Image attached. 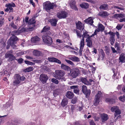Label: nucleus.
<instances>
[{"label":"nucleus","instance_id":"nucleus-43","mask_svg":"<svg viewBox=\"0 0 125 125\" xmlns=\"http://www.w3.org/2000/svg\"><path fill=\"white\" fill-rule=\"evenodd\" d=\"M101 9L106 10L107 8V5L106 4H103L101 5L100 7Z\"/></svg>","mask_w":125,"mask_h":125},{"label":"nucleus","instance_id":"nucleus-7","mask_svg":"<svg viewBox=\"0 0 125 125\" xmlns=\"http://www.w3.org/2000/svg\"><path fill=\"white\" fill-rule=\"evenodd\" d=\"M102 94L100 91H98L97 94L95 96V101L94 103V105L95 106L97 105L100 102V99L102 97Z\"/></svg>","mask_w":125,"mask_h":125},{"label":"nucleus","instance_id":"nucleus-60","mask_svg":"<svg viewBox=\"0 0 125 125\" xmlns=\"http://www.w3.org/2000/svg\"><path fill=\"white\" fill-rule=\"evenodd\" d=\"M119 21L120 22H125V18H121L119 20Z\"/></svg>","mask_w":125,"mask_h":125},{"label":"nucleus","instance_id":"nucleus-55","mask_svg":"<svg viewBox=\"0 0 125 125\" xmlns=\"http://www.w3.org/2000/svg\"><path fill=\"white\" fill-rule=\"evenodd\" d=\"M83 48H80V50L79 51V54L80 56H81L82 55V52Z\"/></svg>","mask_w":125,"mask_h":125},{"label":"nucleus","instance_id":"nucleus-23","mask_svg":"<svg viewBox=\"0 0 125 125\" xmlns=\"http://www.w3.org/2000/svg\"><path fill=\"white\" fill-rule=\"evenodd\" d=\"M98 15L102 17H104L108 16L109 14L106 11H102L100 12Z\"/></svg>","mask_w":125,"mask_h":125},{"label":"nucleus","instance_id":"nucleus-35","mask_svg":"<svg viewBox=\"0 0 125 125\" xmlns=\"http://www.w3.org/2000/svg\"><path fill=\"white\" fill-rule=\"evenodd\" d=\"M84 40V38H82V39L81 40L80 43V48H83L85 45Z\"/></svg>","mask_w":125,"mask_h":125},{"label":"nucleus","instance_id":"nucleus-64","mask_svg":"<svg viewBox=\"0 0 125 125\" xmlns=\"http://www.w3.org/2000/svg\"><path fill=\"white\" fill-rule=\"evenodd\" d=\"M111 48L113 53H115L116 52V51L115 50V49L114 47H111Z\"/></svg>","mask_w":125,"mask_h":125},{"label":"nucleus","instance_id":"nucleus-61","mask_svg":"<svg viewBox=\"0 0 125 125\" xmlns=\"http://www.w3.org/2000/svg\"><path fill=\"white\" fill-rule=\"evenodd\" d=\"M90 125H95L94 121L93 120H91L90 122Z\"/></svg>","mask_w":125,"mask_h":125},{"label":"nucleus","instance_id":"nucleus-16","mask_svg":"<svg viewBox=\"0 0 125 125\" xmlns=\"http://www.w3.org/2000/svg\"><path fill=\"white\" fill-rule=\"evenodd\" d=\"M68 58L69 59L75 62H79L80 61L79 58L74 56L69 55L68 56Z\"/></svg>","mask_w":125,"mask_h":125},{"label":"nucleus","instance_id":"nucleus-52","mask_svg":"<svg viewBox=\"0 0 125 125\" xmlns=\"http://www.w3.org/2000/svg\"><path fill=\"white\" fill-rule=\"evenodd\" d=\"M28 51H27V52H19L18 53V55L19 56H21L23 55L25 53H26V52H27Z\"/></svg>","mask_w":125,"mask_h":125},{"label":"nucleus","instance_id":"nucleus-39","mask_svg":"<svg viewBox=\"0 0 125 125\" xmlns=\"http://www.w3.org/2000/svg\"><path fill=\"white\" fill-rule=\"evenodd\" d=\"M36 21L35 18H33L30 19L28 23L30 24H34Z\"/></svg>","mask_w":125,"mask_h":125},{"label":"nucleus","instance_id":"nucleus-44","mask_svg":"<svg viewBox=\"0 0 125 125\" xmlns=\"http://www.w3.org/2000/svg\"><path fill=\"white\" fill-rule=\"evenodd\" d=\"M124 16V14H117L115 15H114V17L115 18H122Z\"/></svg>","mask_w":125,"mask_h":125},{"label":"nucleus","instance_id":"nucleus-2","mask_svg":"<svg viewBox=\"0 0 125 125\" xmlns=\"http://www.w3.org/2000/svg\"><path fill=\"white\" fill-rule=\"evenodd\" d=\"M14 79L13 84L14 86H17L19 85L21 81L25 80V78L24 76H21L19 74H15L14 77Z\"/></svg>","mask_w":125,"mask_h":125},{"label":"nucleus","instance_id":"nucleus-27","mask_svg":"<svg viewBox=\"0 0 125 125\" xmlns=\"http://www.w3.org/2000/svg\"><path fill=\"white\" fill-rule=\"evenodd\" d=\"M87 42V45L89 47H92V42L91 39V38H87L86 40Z\"/></svg>","mask_w":125,"mask_h":125},{"label":"nucleus","instance_id":"nucleus-10","mask_svg":"<svg viewBox=\"0 0 125 125\" xmlns=\"http://www.w3.org/2000/svg\"><path fill=\"white\" fill-rule=\"evenodd\" d=\"M79 74V71L77 69H74L70 71V75L74 78L77 77Z\"/></svg>","mask_w":125,"mask_h":125},{"label":"nucleus","instance_id":"nucleus-51","mask_svg":"<svg viewBox=\"0 0 125 125\" xmlns=\"http://www.w3.org/2000/svg\"><path fill=\"white\" fill-rule=\"evenodd\" d=\"M73 92L77 94H79V90L78 89L74 90Z\"/></svg>","mask_w":125,"mask_h":125},{"label":"nucleus","instance_id":"nucleus-58","mask_svg":"<svg viewBox=\"0 0 125 125\" xmlns=\"http://www.w3.org/2000/svg\"><path fill=\"white\" fill-rule=\"evenodd\" d=\"M18 61L19 63H22L23 61V60L22 58H20L18 60Z\"/></svg>","mask_w":125,"mask_h":125},{"label":"nucleus","instance_id":"nucleus-8","mask_svg":"<svg viewBox=\"0 0 125 125\" xmlns=\"http://www.w3.org/2000/svg\"><path fill=\"white\" fill-rule=\"evenodd\" d=\"M43 41L45 43L51 44L52 42V38L48 35H43L42 36Z\"/></svg>","mask_w":125,"mask_h":125},{"label":"nucleus","instance_id":"nucleus-22","mask_svg":"<svg viewBox=\"0 0 125 125\" xmlns=\"http://www.w3.org/2000/svg\"><path fill=\"white\" fill-rule=\"evenodd\" d=\"M57 21V19H50L49 21L52 26H56Z\"/></svg>","mask_w":125,"mask_h":125},{"label":"nucleus","instance_id":"nucleus-48","mask_svg":"<svg viewBox=\"0 0 125 125\" xmlns=\"http://www.w3.org/2000/svg\"><path fill=\"white\" fill-rule=\"evenodd\" d=\"M119 99L122 102H124L125 101V95H124L123 96H120L119 97Z\"/></svg>","mask_w":125,"mask_h":125},{"label":"nucleus","instance_id":"nucleus-57","mask_svg":"<svg viewBox=\"0 0 125 125\" xmlns=\"http://www.w3.org/2000/svg\"><path fill=\"white\" fill-rule=\"evenodd\" d=\"M79 32V31H76L77 34V36L79 37L80 38L81 37V34Z\"/></svg>","mask_w":125,"mask_h":125},{"label":"nucleus","instance_id":"nucleus-63","mask_svg":"<svg viewBox=\"0 0 125 125\" xmlns=\"http://www.w3.org/2000/svg\"><path fill=\"white\" fill-rule=\"evenodd\" d=\"M115 33L117 37V38L118 39H119V36H120L119 33L117 31H116V32Z\"/></svg>","mask_w":125,"mask_h":125},{"label":"nucleus","instance_id":"nucleus-54","mask_svg":"<svg viewBox=\"0 0 125 125\" xmlns=\"http://www.w3.org/2000/svg\"><path fill=\"white\" fill-rule=\"evenodd\" d=\"M78 86L77 85H73L71 86L70 87L71 89H74L78 88Z\"/></svg>","mask_w":125,"mask_h":125},{"label":"nucleus","instance_id":"nucleus-34","mask_svg":"<svg viewBox=\"0 0 125 125\" xmlns=\"http://www.w3.org/2000/svg\"><path fill=\"white\" fill-rule=\"evenodd\" d=\"M50 27L47 26H45L43 28L41 32H47L50 29Z\"/></svg>","mask_w":125,"mask_h":125},{"label":"nucleus","instance_id":"nucleus-18","mask_svg":"<svg viewBox=\"0 0 125 125\" xmlns=\"http://www.w3.org/2000/svg\"><path fill=\"white\" fill-rule=\"evenodd\" d=\"M100 117L101 121L102 122H104L107 121L109 119L107 115L104 113L101 114Z\"/></svg>","mask_w":125,"mask_h":125},{"label":"nucleus","instance_id":"nucleus-4","mask_svg":"<svg viewBox=\"0 0 125 125\" xmlns=\"http://www.w3.org/2000/svg\"><path fill=\"white\" fill-rule=\"evenodd\" d=\"M18 38L15 36H12L8 41V43L12 47L15 48L16 47V45L15 44L16 43V41L17 40Z\"/></svg>","mask_w":125,"mask_h":125},{"label":"nucleus","instance_id":"nucleus-6","mask_svg":"<svg viewBox=\"0 0 125 125\" xmlns=\"http://www.w3.org/2000/svg\"><path fill=\"white\" fill-rule=\"evenodd\" d=\"M105 28L104 26L102 24L99 23L98 24L97 28L95 30L94 33L92 34V36L96 35L98 32H103Z\"/></svg>","mask_w":125,"mask_h":125},{"label":"nucleus","instance_id":"nucleus-12","mask_svg":"<svg viewBox=\"0 0 125 125\" xmlns=\"http://www.w3.org/2000/svg\"><path fill=\"white\" fill-rule=\"evenodd\" d=\"M111 110L112 112H114L115 113V116L119 115L121 114V112L118 108V107L117 106H114L112 107Z\"/></svg>","mask_w":125,"mask_h":125},{"label":"nucleus","instance_id":"nucleus-59","mask_svg":"<svg viewBox=\"0 0 125 125\" xmlns=\"http://www.w3.org/2000/svg\"><path fill=\"white\" fill-rule=\"evenodd\" d=\"M30 1L31 4L34 7L35 5V3L33 2L32 0H30Z\"/></svg>","mask_w":125,"mask_h":125},{"label":"nucleus","instance_id":"nucleus-26","mask_svg":"<svg viewBox=\"0 0 125 125\" xmlns=\"http://www.w3.org/2000/svg\"><path fill=\"white\" fill-rule=\"evenodd\" d=\"M66 96L68 98L70 99L72 98L74 96L73 93L70 91H68L66 94Z\"/></svg>","mask_w":125,"mask_h":125},{"label":"nucleus","instance_id":"nucleus-31","mask_svg":"<svg viewBox=\"0 0 125 125\" xmlns=\"http://www.w3.org/2000/svg\"><path fill=\"white\" fill-rule=\"evenodd\" d=\"M88 33L86 31H85V32L84 31L83 34L82 35V38H84V37H85L87 38H91L92 36H92V35L91 36H90Z\"/></svg>","mask_w":125,"mask_h":125},{"label":"nucleus","instance_id":"nucleus-25","mask_svg":"<svg viewBox=\"0 0 125 125\" xmlns=\"http://www.w3.org/2000/svg\"><path fill=\"white\" fill-rule=\"evenodd\" d=\"M40 40V38L37 36L34 37L31 39V41L32 43H36L38 42Z\"/></svg>","mask_w":125,"mask_h":125},{"label":"nucleus","instance_id":"nucleus-3","mask_svg":"<svg viewBox=\"0 0 125 125\" xmlns=\"http://www.w3.org/2000/svg\"><path fill=\"white\" fill-rule=\"evenodd\" d=\"M65 73L63 71L60 70H57L55 71V78L59 80H62V81H65L66 79L63 77L65 75Z\"/></svg>","mask_w":125,"mask_h":125},{"label":"nucleus","instance_id":"nucleus-42","mask_svg":"<svg viewBox=\"0 0 125 125\" xmlns=\"http://www.w3.org/2000/svg\"><path fill=\"white\" fill-rule=\"evenodd\" d=\"M105 101L107 102H109L111 104H113L115 103V101L114 99H111L109 98L106 99Z\"/></svg>","mask_w":125,"mask_h":125},{"label":"nucleus","instance_id":"nucleus-47","mask_svg":"<svg viewBox=\"0 0 125 125\" xmlns=\"http://www.w3.org/2000/svg\"><path fill=\"white\" fill-rule=\"evenodd\" d=\"M4 18L0 16V27H1L3 24L4 22Z\"/></svg>","mask_w":125,"mask_h":125},{"label":"nucleus","instance_id":"nucleus-50","mask_svg":"<svg viewBox=\"0 0 125 125\" xmlns=\"http://www.w3.org/2000/svg\"><path fill=\"white\" fill-rule=\"evenodd\" d=\"M25 62L26 64L31 65H34L35 64L34 63L28 61H25Z\"/></svg>","mask_w":125,"mask_h":125},{"label":"nucleus","instance_id":"nucleus-21","mask_svg":"<svg viewBox=\"0 0 125 125\" xmlns=\"http://www.w3.org/2000/svg\"><path fill=\"white\" fill-rule=\"evenodd\" d=\"M94 19V18L93 17H89L88 19L85 20L84 21L86 23L91 25L93 23V20Z\"/></svg>","mask_w":125,"mask_h":125},{"label":"nucleus","instance_id":"nucleus-40","mask_svg":"<svg viewBox=\"0 0 125 125\" xmlns=\"http://www.w3.org/2000/svg\"><path fill=\"white\" fill-rule=\"evenodd\" d=\"M33 69V68L32 67H29L26 68L24 70V72H30L32 71Z\"/></svg>","mask_w":125,"mask_h":125},{"label":"nucleus","instance_id":"nucleus-15","mask_svg":"<svg viewBox=\"0 0 125 125\" xmlns=\"http://www.w3.org/2000/svg\"><path fill=\"white\" fill-rule=\"evenodd\" d=\"M69 5L71 8L75 10H77L78 9L75 5V1L73 0H71L69 1Z\"/></svg>","mask_w":125,"mask_h":125},{"label":"nucleus","instance_id":"nucleus-29","mask_svg":"<svg viewBox=\"0 0 125 125\" xmlns=\"http://www.w3.org/2000/svg\"><path fill=\"white\" fill-rule=\"evenodd\" d=\"M61 68L62 69L66 71H68L70 70V68L69 67L63 64H61Z\"/></svg>","mask_w":125,"mask_h":125},{"label":"nucleus","instance_id":"nucleus-20","mask_svg":"<svg viewBox=\"0 0 125 125\" xmlns=\"http://www.w3.org/2000/svg\"><path fill=\"white\" fill-rule=\"evenodd\" d=\"M110 35V40L111 42V44L113 45L114 44L115 42V34L114 33H109Z\"/></svg>","mask_w":125,"mask_h":125},{"label":"nucleus","instance_id":"nucleus-28","mask_svg":"<svg viewBox=\"0 0 125 125\" xmlns=\"http://www.w3.org/2000/svg\"><path fill=\"white\" fill-rule=\"evenodd\" d=\"M80 80L82 83L85 84L87 85L91 84L87 80L86 78L82 77L80 78Z\"/></svg>","mask_w":125,"mask_h":125},{"label":"nucleus","instance_id":"nucleus-32","mask_svg":"<svg viewBox=\"0 0 125 125\" xmlns=\"http://www.w3.org/2000/svg\"><path fill=\"white\" fill-rule=\"evenodd\" d=\"M5 58H9L11 60L13 59L14 58V56L11 54L7 53L5 54Z\"/></svg>","mask_w":125,"mask_h":125},{"label":"nucleus","instance_id":"nucleus-56","mask_svg":"<svg viewBox=\"0 0 125 125\" xmlns=\"http://www.w3.org/2000/svg\"><path fill=\"white\" fill-rule=\"evenodd\" d=\"M114 8L115 9H119L120 10H124V9L123 8H121L119 7L118 6H114Z\"/></svg>","mask_w":125,"mask_h":125},{"label":"nucleus","instance_id":"nucleus-24","mask_svg":"<svg viewBox=\"0 0 125 125\" xmlns=\"http://www.w3.org/2000/svg\"><path fill=\"white\" fill-rule=\"evenodd\" d=\"M119 59L120 61L122 62H125V54H121L120 56Z\"/></svg>","mask_w":125,"mask_h":125},{"label":"nucleus","instance_id":"nucleus-13","mask_svg":"<svg viewBox=\"0 0 125 125\" xmlns=\"http://www.w3.org/2000/svg\"><path fill=\"white\" fill-rule=\"evenodd\" d=\"M5 6L8 8L10 10L9 13H10L11 12H12L13 11V9L12 7H15L16 6L14 3L11 2L6 4Z\"/></svg>","mask_w":125,"mask_h":125},{"label":"nucleus","instance_id":"nucleus-33","mask_svg":"<svg viewBox=\"0 0 125 125\" xmlns=\"http://www.w3.org/2000/svg\"><path fill=\"white\" fill-rule=\"evenodd\" d=\"M68 101L66 99H63L61 103V105L63 107H64L68 104Z\"/></svg>","mask_w":125,"mask_h":125},{"label":"nucleus","instance_id":"nucleus-19","mask_svg":"<svg viewBox=\"0 0 125 125\" xmlns=\"http://www.w3.org/2000/svg\"><path fill=\"white\" fill-rule=\"evenodd\" d=\"M77 28L80 30H83L84 28V25L80 21L76 22Z\"/></svg>","mask_w":125,"mask_h":125},{"label":"nucleus","instance_id":"nucleus-62","mask_svg":"<svg viewBox=\"0 0 125 125\" xmlns=\"http://www.w3.org/2000/svg\"><path fill=\"white\" fill-rule=\"evenodd\" d=\"M46 33L47 34V35H53V33H52L50 31H47V32Z\"/></svg>","mask_w":125,"mask_h":125},{"label":"nucleus","instance_id":"nucleus-11","mask_svg":"<svg viewBox=\"0 0 125 125\" xmlns=\"http://www.w3.org/2000/svg\"><path fill=\"white\" fill-rule=\"evenodd\" d=\"M48 79V76L45 74H41L40 76V79L43 84L45 83Z\"/></svg>","mask_w":125,"mask_h":125},{"label":"nucleus","instance_id":"nucleus-37","mask_svg":"<svg viewBox=\"0 0 125 125\" xmlns=\"http://www.w3.org/2000/svg\"><path fill=\"white\" fill-rule=\"evenodd\" d=\"M2 74L5 75V76H9L10 74V73L9 71L4 70L2 72Z\"/></svg>","mask_w":125,"mask_h":125},{"label":"nucleus","instance_id":"nucleus-36","mask_svg":"<svg viewBox=\"0 0 125 125\" xmlns=\"http://www.w3.org/2000/svg\"><path fill=\"white\" fill-rule=\"evenodd\" d=\"M113 72L114 73L113 77H115V76H116V78L117 79H118L120 77L119 73L115 72V71H114V70L113 71Z\"/></svg>","mask_w":125,"mask_h":125},{"label":"nucleus","instance_id":"nucleus-14","mask_svg":"<svg viewBox=\"0 0 125 125\" xmlns=\"http://www.w3.org/2000/svg\"><path fill=\"white\" fill-rule=\"evenodd\" d=\"M34 29V28L31 26H28L27 28H23L21 29L22 32H25L32 31Z\"/></svg>","mask_w":125,"mask_h":125},{"label":"nucleus","instance_id":"nucleus-1","mask_svg":"<svg viewBox=\"0 0 125 125\" xmlns=\"http://www.w3.org/2000/svg\"><path fill=\"white\" fill-rule=\"evenodd\" d=\"M55 6L54 3H51L49 1H46L43 3L44 9L49 13H50L53 9Z\"/></svg>","mask_w":125,"mask_h":125},{"label":"nucleus","instance_id":"nucleus-38","mask_svg":"<svg viewBox=\"0 0 125 125\" xmlns=\"http://www.w3.org/2000/svg\"><path fill=\"white\" fill-rule=\"evenodd\" d=\"M33 52L34 55L37 56H39L41 53L40 51L36 50H34L33 51Z\"/></svg>","mask_w":125,"mask_h":125},{"label":"nucleus","instance_id":"nucleus-45","mask_svg":"<svg viewBox=\"0 0 125 125\" xmlns=\"http://www.w3.org/2000/svg\"><path fill=\"white\" fill-rule=\"evenodd\" d=\"M65 61L67 63L73 66L74 65V63L71 61L66 59L65 60Z\"/></svg>","mask_w":125,"mask_h":125},{"label":"nucleus","instance_id":"nucleus-41","mask_svg":"<svg viewBox=\"0 0 125 125\" xmlns=\"http://www.w3.org/2000/svg\"><path fill=\"white\" fill-rule=\"evenodd\" d=\"M61 90L60 89H57L54 90L53 93L54 94L59 95L61 94Z\"/></svg>","mask_w":125,"mask_h":125},{"label":"nucleus","instance_id":"nucleus-9","mask_svg":"<svg viewBox=\"0 0 125 125\" xmlns=\"http://www.w3.org/2000/svg\"><path fill=\"white\" fill-rule=\"evenodd\" d=\"M82 90L83 93L86 95V97L89 96L91 93L90 90H88L86 86L83 85L82 86Z\"/></svg>","mask_w":125,"mask_h":125},{"label":"nucleus","instance_id":"nucleus-17","mask_svg":"<svg viewBox=\"0 0 125 125\" xmlns=\"http://www.w3.org/2000/svg\"><path fill=\"white\" fill-rule=\"evenodd\" d=\"M47 60L50 62H54L61 64V62L57 59L53 57H49L48 58Z\"/></svg>","mask_w":125,"mask_h":125},{"label":"nucleus","instance_id":"nucleus-30","mask_svg":"<svg viewBox=\"0 0 125 125\" xmlns=\"http://www.w3.org/2000/svg\"><path fill=\"white\" fill-rule=\"evenodd\" d=\"M80 6L82 8L87 9L88 8L89 6V4L83 2L80 5Z\"/></svg>","mask_w":125,"mask_h":125},{"label":"nucleus","instance_id":"nucleus-5","mask_svg":"<svg viewBox=\"0 0 125 125\" xmlns=\"http://www.w3.org/2000/svg\"><path fill=\"white\" fill-rule=\"evenodd\" d=\"M68 15L67 12L64 11H59L57 13L56 16L58 18L61 19L66 18Z\"/></svg>","mask_w":125,"mask_h":125},{"label":"nucleus","instance_id":"nucleus-49","mask_svg":"<svg viewBox=\"0 0 125 125\" xmlns=\"http://www.w3.org/2000/svg\"><path fill=\"white\" fill-rule=\"evenodd\" d=\"M77 98L76 97H74L73 99L71 101V103L73 104H75L77 102Z\"/></svg>","mask_w":125,"mask_h":125},{"label":"nucleus","instance_id":"nucleus-53","mask_svg":"<svg viewBox=\"0 0 125 125\" xmlns=\"http://www.w3.org/2000/svg\"><path fill=\"white\" fill-rule=\"evenodd\" d=\"M116 28L118 30H120L122 28V26L119 24H118L116 27Z\"/></svg>","mask_w":125,"mask_h":125},{"label":"nucleus","instance_id":"nucleus-46","mask_svg":"<svg viewBox=\"0 0 125 125\" xmlns=\"http://www.w3.org/2000/svg\"><path fill=\"white\" fill-rule=\"evenodd\" d=\"M51 81L53 83L57 84L59 83V81L56 79L55 78H52L51 80Z\"/></svg>","mask_w":125,"mask_h":125}]
</instances>
